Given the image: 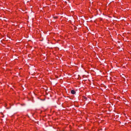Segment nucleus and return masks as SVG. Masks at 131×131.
<instances>
[{"label":"nucleus","instance_id":"2","mask_svg":"<svg viewBox=\"0 0 131 131\" xmlns=\"http://www.w3.org/2000/svg\"><path fill=\"white\" fill-rule=\"evenodd\" d=\"M83 100L84 101H86L87 99V98L84 96H83Z\"/></svg>","mask_w":131,"mask_h":131},{"label":"nucleus","instance_id":"1","mask_svg":"<svg viewBox=\"0 0 131 131\" xmlns=\"http://www.w3.org/2000/svg\"><path fill=\"white\" fill-rule=\"evenodd\" d=\"M71 94H75L76 93L75 92V91L73 90H72L71 91Z\"/></svg>","mask_w":131,"mask_h":131}]
</instances>
